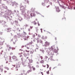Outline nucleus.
Returning a JSON list of instances; mask_svg holds the SVG:
<instances>
[{
    "label": "nucleus",
    "mask_w": 75,
    "mask_h": 75,
    "mask_svg": "<svg viewBox=\"0 0 75 75\" xmlns=\"http://www.w3.org/2000/svg\"><path fill=\"white\" fill-rule=\"evenodd\" d=\"M21 9H20V11H21V14L24 16V19L26 20H27L28 21H30V19L31 18L30 16L28 15L29 14V11H28L27 13L28 14H26L25 13V8L23 6H21L20 7Z\"/></svg>",
    "instance_id": "nucleus-1"
},
{
    "label": "nucleus",
    "mask_w": 75,
    "mask_h": 75,
    "mask_svg": "<svg viewBox=\"0 0 75 75\" xmlns=\"http://www.w3.org/2000/svg\"><path fill=\"white\" fill-rule=\"evenodd\" d=\"M57 53L58 51L55 48V46H51L50 48L46 50V53L47 54V55H50V57L51 60V58H53L54 55V53Z\"/></svg>",
    "instance_id": "nucleus-2"
},
{
    "label": "nucleus",
    "mask_w": 75,
    "mask_h": 75,
    "mask_svg": "<svg viewBox=\"0 0 75 75\" xmlns=\"http://www.w3.org/2000/svg\"><path fill=\"white\" fill-rule=\"evenodd\" d=\"M4 1H5L7 3L9 4V5H12V6H14V5H18V3L16 2H13L12 0H9L7 1L6 0H3Z\"/></svg>",
    "instance_id": "nucleus-3"
},
{
    "label": "nucleus",
    "mask_w": 75,
    "mask_h": 75,
    "mask_svg": "<svg viewBox=\"0 0 75 75\" xmlns=\"http://www.w3.org/2000/svg\"><path fill=\"white\" fill-rule=\"evenodd\" d=\"M11 10H8L6 11V16H10L11 15Z\"/></svg>",
    "instance_id": "nucleus-4"
},
{
    "label": "nucleus",
    "mask_w": 75,
    "mask_h": 75,
    "mask_svg": "<svg viewBox=\"0 0 75 75\" xmlns=\"http://www.w3.org/2000/svg\"><path fill=\"white\" fill-rule=\"evenodd\" d=\"M16 17L18 18V20H19V21H22V20H23V19L21 17L19 14H17L16 15Z\"/></svg>",
    "instance_id": "nucleus-5"
},
{
    "label": "nucleus",
    "mask_w": 75,
    "mask_h": 75,
    "mask_svg": "<svg viewBox=\"0 0 75 75\" xmlns=\"http://www.w3.org/2000/svg\"><path fill=\"white\" fill-rule=\"evenodd\" d=\"M2 23V25L3 27H7L8 26L7 25H5V24H6V22L4 21H0V23Z\"/></svg>",
    "instance_id": "nucleus-6"
},
{
    "label": "nucleus",
    "mask_w": 75,
    "mask_h": 75,
    "mask_svg": "<svg viewBox=\"0 0 75 75\" xmlns=\"http://www.w3.org/2000/svg\"><path fill=\"white\" fill-rule=\"evenodd\" d=\"M0 16L1 17H4L5 18V17H7L6 14L4 13L3 12H1V13H0Z\"/></svg>",
    "instance_id": "nucleus-7"
},
{
    "label": "nucleus",
    "mask_w": 75,
    "mask_h": 75,
    "mask_svg": "<svg viewBox=\"0 0 75 75\" xmlns=\"http://www.w3.org/2000/svg\"><path fill=\"white\" fill-rule=\"evenodd\" d=\"M58 3L59 4V6L60 8H63V9H64L65 10H66V7L64 6L63 5H61V4L59 3V1L58 2Z\"/></svg>",
    "instance_id": "nucleus-8"
},
{
    "label": "nucleus",
    "mask_w": 75,
    "mask_h": 75,
    "mask_svg": "<svg viewBox=\"0 0 75 75\" xmlns=\"http://www.w3.org/2000/svg\"><path fill=\"white\" fill-rule=\"evenodd\" d=\"M44 3L42 2V5L44 6H45V3H46V4L48 3L49 2V0H45L44 1Z\"/></svg>",
    "instance_id": "nucleus-9"
},
{
    "label": "nucleus",
    "mask_w": 75,
    "mask_h": 75,
    "mask_svg": "<svg viewBox=\"0 0 75 75\" xmlns=\"http://www.w3.org/2000/svg\"><path fill=\"white\" fill-rule=\"evenodd\" d=\"M28 67L29 68H30V70H28L27 72V74H29V73H30V72H31L32 70H31V65H28Z\"/></svg>",
    "instance_id": "nucleus-10"
},
{
    "label": "nucleus",
    "mask_w": 75,
    "mask_h": 75,
    "mask_svg": "<svg viewBox=\"0 0 75 75\" xmlns=\"http://www.w3.org/2000/svg\"><path fill=\"white\" fill-rule=\"evenodd\" d=\"M55 8H56V12L57 13H59L61 11V10L59 9V8L58 6H55Z\"/></svg>",
    "instance_id": "nucleus-11"
},
{
    "label": "nucleus",
    "mask_w": 75,
    "mask_h": 75,
    "mask_svg": "<svg viewBox=\"0 0 75 75\" xmlns=\"http://www.w3.org/2000/svg\"><path fill=\"white\" fill-rule=\"evenodd\" d=\"M49 45H50V43L48 42L47 41H46L44 44V46L45 47H48V46H49Z\"/></svg>",
    "instance_id": "nucleus-12"
},
{
    "label": "nucleus",
    "mask_w": 75,
    "mask_h": 75,
    "mask_svg": "<svg viewBox=\"0 0 75 75\" xmlns=\"http://www.w3.org/2000/svg\"><path fill=\"white\" fill-rule=\"evenodd\" d=\"M5 18H6L7 20L9 19L10 21H11V20L12 21V18H10V17H9L8 16H6V17H5Z\"/></svg>",
    "instance_id": "nucleus-13"
},
{
    "label": "nucleus",
    "mask_w": 75,
    "mask_h": 75,
    "mask_svg": "<svg viewBox=\"0 0 75 75\" xmlns=\"http://www.w3.org/2000/svg\"><path fill=\"white\" fill-rule=\"evenodd\" d=\"M11 24L12 25H13L15 27H14V28H16V26L14 25V21L13 20H12V21L11 22Z\"/></svg>",
    "instance_id": "nucleus-14"
},
{
    "label": "nucleus",
    "mask_w": 75,
    "mask_h": 75,
    "mask_svg": "<svg viewBox=\"0 0 75 75\" xmlns=\"http://www.w3.org/2000/svg\"><path fill=\"white\" fill-rule=\"evenodd\" d=\"M14 22L15 23V25H17V26H18V25H19V26H20V24H18V21H15Z\"/></svg>",
    "instance_id": "nucleus-15"
},
{
    "label": "nucleus",
    "mask_w": 75,
    "mask_h": 75,
    "mask_svg": "<svg viewBox=\"0 0 75 75\" xmlns=\"http://www.w3.org/2000/svg\"><path fill=\"white\" fill-rule=\"evenodd\" d=\"M11 28H9L7 29V33H10L11 31Z\"/></svg>",
    "instance_id": "nucleus-16"
},
{
    "label": "nucleus",
    "mask_w": 75,
    "mask_h": 75,
    "mask_svg": "<svg viewBox=\"0 0 75 75\" xmlns=\"http://www.w3.org/2000/svg\"><path fill=\"white\" fill-rule=\"evenodd\" d=\"M30 16L31 17H35V14L34 13H31L30 14Z\"/></svg>",
    "instance_id": "nucleus-17"
},
{
    "label": "nucleus",
    "mask_w": 75,
    "mask_h": 75,
    "mask_svg": "<svg viewBox=\"0 0 75 75\" xmlns=\"http://www.w3.org/2000/svg\"><path fill=\"white\" fill-rule=\"evenodd\" d=\"M23 38L24 39L25 41V40H27L28 37H27L26 36H24L23 37Z\"/></svg>",
    "instance_id": "nucleus-18"
},
{
    "label": "nucleus",
    "mask_w": 75,
    "mask_h": 75,
    "mask_svg": "<svg viewBox=\"0 0 75 75\" xmlns=\"http://www.w3.org/2000/svg\"><path fill=\"white\" fill-rule=\"evenodd\" d=\"M3 65L0 66V69L1 72H3V68H3Z\"/></svg>",
    "instance_id": "nucleus-19"
},
{
    "label": "nucleus",
    "mask_w": 75,
    "mask_h": 75,
    "mask_svg": "<svg viewBox=\"0 0 75 75\" xmlns=\"http://www.w3.org/2000/svg\"><path fill=\"white\" fill-rule=\"evenodd\" d=\"M68 6V9H71L72 10L73 8L74 10H75V6L72 7L71 8L69 7V6Z\"/></svg>",
    "instance_id": "nucleus-20"
},
{
    "label": "nucleus",
    "mask_w": 75,
    "mask_h": 75,
    "mask_svg": "<svg viewBox=\"0 0 75 75\" xmlns=\"http://www.w3.org/2000/svg\"><path fill=\"white\" fill-rule=\"evenodd\" d=\"M35 10V8H32L31 9H30L31 11L33 12L34 10Z\"/></svg>",
    "instance_id": "nucleus-21"
},
{
    "label": "nucleus",
    "mask_w": 75,
    "mask_h": 75,
    "mask_svg": "<svg viewBox=\"0 0 75 75\" xmlns=\"http://www.w3.org/2000/svg\"><path fill=\"white\" fill-rule=\"evenodd\" d=\"M14 38L15 40H15V42H16V41H17V37L16 35H15V36H14Z\"/></svg>",
    "instance_id": "nucleus-22"
},
{
    "label": "nucleus",
    "mask_w": 75,
    "mask_h": 75,
    "mask_svg": "<svg viewBox=\"0 0 75 75\" xmlns=\"http://www.w3.org/2000/svg\"><path fill=\"white\" fill-rule=\"evenodd\" d=\"M32 23L34 25H36L37 24V23L35 22V21L33 22H32Z\"/></svg>",
    "instance_id": "nucleus-23"
},
{
    "label": "nucleus",
    "mask_w": 75,
    "mask_h": 75,
    "mask_svg": "<svg viewBox=\"0 0 75 75\" xmlns=\"http://www.w3.org/2000/svg\"><path fill=\"white\" fill-rule=\"evenodd\" d=\"M49 4H50V5L51 6H52V2L49 1Z\"/></svg>",
    "instance_id": "nucleus-24"
},
{
    "label": "nucleus",
    "mask_w": 75,
    "mask_h": 75,
    "mask_svg": "<svg viewBox=\"0 0 75 75\" xmlns=\"http://www.w3.org/2000/svg\"><path fill=\"white\" fill-rule=\"evenodd\" d=\"M11 15L12 16H15V13L14 12H12V13H11Z\"/></svg>",
    "instance_id": "nucleus-25"
},
{
    "label": "nucleus",
    "mask_w": 75,
    "mask_h": 75,
    "mask_svg": "<svg viewBox=\"0 0 75 75\" xmlns=\"http://www.w3.org/2000/svg\"><path fill=\"white\" fill-rule=\"evenodd\" d=\"M24 1L27 2L28 4H29V1L28 0H24Z\"/></svg>",
    "instance_id": "nucleus-26"
},
{
    "label": "nucleus",
    "mask_w": 75,
    "mask_h": 75,
    "mask_svg": "<svg viewBox=\"0 0 75 75\" xmlns=\"http://www.w3.org/2000/svg\"><path fill=\"white\" fill-rule=\"evenodd\" d=\"M31 65V68H33V71H35V67H34V66H32V67H31V65H32V64H30Z\"/></svg>",
    "instance_id": "nucleus-27"
},
{
    "label": "nucleus",
    "mask_w": 75,
    "mask_h": 75,
    "mask_svg": "<svg viewBox=\"0 0 75 75\" xmlns=\"http://www.w3.org/2000/svg\"><path fill=\"white\" fill-rule=\"evenodd\" d=\"M20 68V65L18 64V65L17 64L16 69V68Z\"/></svg>",
    "instance_id": "nucleus-28"
},
{
    "label": "nucleus",
    "mask_w": 75,
    "mask_h": 75,
    "mask_svg": "<svg viewBox=\"0 0 75 75\" xmlns=\"http://www.w3.org/2000/svg\"><path fill=\"white\" fill-rule=\"evenodd\" d=\"M16 57H17L16 56H13L12 57V58L13 59H15L16 58Z\"/></svg>",
    "instance_id": "nucleus-29"
},
{
    "label": "nucleus",
    "mask_w": 75,
    "mask_h": 75,
    "mask_svg": "<svg viewBox=\"0 0 75 75\" xmlns=\"http://www.w3.org/2000/svg\"><path fill=\"white\" fill-rule=\"evenodd\" d=\"M40 62L41 64H42L44 63V60H42L40 61Z\"/></svg>",
    "instance_id": "nucleus-30"
},
{
    "label": "nucleus",
    "mask_w": 75,
    "mask_h": 75,
    "mask_svg": "<svg viewBox=\"0 0 75 75\" xmlns=\"http://www.w3.org/2000/svg\"><path fill=\"white\" fill-rule=\"evenodd\" d=\"M34 50H31L30 52L31 54H33V53H34Z\"/></svg>",
    "instance_id": "nucleus-31"
},
{
    "label": "nucleus",
    "mask_w": 75,
    "mask_h": 75,
    "mask_svg": "<svg viewBox=\"0 0 75 75\" xmlns=\"http://www.w3.org/2000/svg\"><path fill=\"white\" fill-rule=\"evenodd\" d=\"M35 28L36 33H38V28Z\"/></svg>",
    "instance_id": "nucleus-32"
},
{
    "label": "nucleus",
    "mask_w": 75,
    "mask_h": 75,
    "mask_svg": "<svg viewBox=\"0 0 75 75\" xmlns=\"http://www.w3.org/2000/svg\"><path fill=\"white\" fill-rule=\"evenodd\" d=\"M17 35L18 36V38H20V37H21V35H20V33H18Z\"/></svg>",
    "instance_id": "nucleus-33"
},
{
    "label": "nucleus",
    "mask_w": 75,
    "mask_h": 75,
    "mask_svg": "<svg viewBox=\"0 0 75 75\" xmlns=\"http://www.w3.org/2000/svg\"><path fill=\"white\" fill-rule=\"evenodd\" d=\"M36 40H37V43H39V42H40L39 38H37L36 39Z\"/></svg>",
    "instance_id": "nucleus-34"
},
{
    "label": "nucleus",
    "mask_w": 75,
    "mask_h": 75,
    "mask_svg": "<svg viewBox=\"0 0 75 75\" xmlns=\"http://www.w3.org/2000/svg\"><path fill=\"white\" fill-rule=\"evenodd\" d=\"M33 62V61L32 59H30L29 60V62H30V63H32Z\"/></svg>",
    "instance_id": "nucleus-35"
},
{
    "label": "nucleus",
    "mask_w": 75,
    "mask_h": 75,
    "mask_svg": "<svg viewBox=\"0 0 75 75\" xmlns=\"http://www.w3.org/2000/svg\"><path fill=\"white\" fill-rule=\"evenodd\" d=\"M21 64H22V63H21V62H18V64L20 65H21Z\"/></svg>",
    "instance_id": "nucleus-36"
},
{
    "label": "nucleus",
    "mask_w": 75,
    "mask_h": 75,
    "mask_svg": "<svg viewBox=\"0 0 75 75\" xmlns=\"http://www.w3.org/2000/svg\"><path fill=\"white\" fill-rule=\"evenodd\" d=\"M40 51H42V52H43V53L44 54V50H40Z\"/></svg>",
    "instance_id": "nucleus-37"
},
{
    "label": "nucleus",
    "mask_w": 75,
    "mask_h": 75,
    "mask_svg": "<svg viewBox=\"0 0 75 75\" xmlns=\"http://www.w3.org/2000/svg\"><path fill=\"white\" fill-rule=\"evenodd\" d=\"M4 7L5 9H6V10H7V9H8V8H7V6H4Z\"/></svg>",
    "instance_id": "nucleus-38"
},
{
    "label": "nucleus",
    "mask_w": 75,
    "mask_h": 75,
    "mask_svg": "<svg viewBox=\"0 0 75 75\" xmlns=\"http://www.w3.org/2000/svg\"><path fill=\"white\" fill-rule=\"evenodd\" d=\"M5 69H7V70H9V69L7 67H5Z\"/></svg>",
    "instance_id": "nucleus-39"
},
{
    "label": "nucleus",
    "mask_w": 75,
    "mask_h": 75,
    "mask_svg": "<svg viewBox=\"0 0 75 75\" xmlns=\"http://www.w3.org/2000/svg\"><path fill=\"white\" fill-rule=\"evenodd\" d=\"M15 59V61H18V59H17V58H16Z\"/></svg>",
    "instance_id": "nucleus-40"
},
{
    "label": "nucleus",
    "mask_w": 75,
    "mask_h": 75,
    "mask_svg": "<svg viewBox=\"0 0 75 75\" xmlns=\"http://www.w3.org/2000/svg\"><path fill=\"white\" fill-rule=\"evenodd\" d=\"M3 33V32H0V35H2Z\"/></svg>",
    "instance_id": "nucleus-41"
},
{
    "label": "nucleus",
    "mask_w": 75,
    "mask_h": 75,
    "mask_svg": "<svg viewBox=\"0 0 75 75\" xmlns=\"http://www.w3.org/2000/svg\"><path fill=\"white\" fill-rule=\"evenodd\" d=\"M11 48L12 50H15L16 49V48L15 47H12Z\"/></svg>",
    "instance_id": "nucleus-42"
},
{
    "label": "nucleus",
    "mask_w": 75,
    "mask_h": 75,
    "mask_svg": "<svg viewBox=\"0 0 75 75\" xmlns=\"http://www.w3.org/2000/svg\"><path fill=\"white\" fill-rule=\"evenodd\" d=\"M36 14H40V15H41V14L40 13H38V12L37 11H36Z\"/></svg>",
    "instance_id": "nucleus-43"
},
{
    "label": "nucleus",
    "mask_w": 75,
    "mask_h": 75,
    "mask_svg": "<svg viewBox=\"0 0 75 75\" xmlns=\"http://www.w3.org/2000/svg\"><path fill=\"white\" fill-rule=\"evenodd\" d=\"M24 55L25 57H27V54H24Z\"/></svg>",
    "instance_id": "nucleus-44"
},
{
    "label": "nucleus",
    "mask_w": 75,
    "mask_h": 75,
    "mask_svg": "<svg viewBox=\"0 0 75 75\" xmlns=\"http://www.w3.org/2000/svg\"><path fill=\"white\" fill-rule=\"evenodd\" d=\"M33 38H35V34H33Z\"/></svg>",
    "instance_id": "nucleus-45"
},
{
    "label": "nucleus",
    "mask_w": 75,
    "mask_h": 75,
    "mask_svg": "<svg viewBox=\"0 0 75 75\" xmlns=\"http://www.w3.org/2000/svg\"><path fill=\"white\" fill-rule=\"evenodd\" d=\"M46 65H47V69L48 68H49V65H48V64H46Z\"/></svg>",
    "instance_id": "nucleus-46"
},
{
    "label": "nucleus",
    "mask_w": 75,
    "mask_h": 75,
    "mask_svg": "<svg viewBox=\"0 0 75 75\" xmlns=\"http://www.w3.org/2000/svg\"><path fill=\"white\" fill-rule=\"evenodd\" d=\"M40 43H42V40H41L40 39Z\"/></svg>",
    "instance_id": "nucleus-47"
},
{
    "label": "nucleus",
    "mask_w": 75,
    "mask_h": 75,
    "mask_svg": "<svg viewBox=\"0 0 75 75\" xmlns=\"http://www.w3.org/2000/svg\"><path fill=\"white\" fill-rule=\"evenodd\" d=\"M57 66H61V64L59 63L58 64Z\"/></svg>",
    "instance_id": "nucleus-48"
},
{
    "label": "nucleus",
    "mask_w": 75,
    "mask_h": 75,
    "mask_svg": "<svg viewBox=\"0 0 75 75\" xmlns=\"http://www.w3.org/2000/svg\"><path fill=\"white\" fill-rule=\"evenodd\" d=\"M40 30L41 31V33H42V29L41 28V29H40Z\"/></svg>",
    "instance_id": "nucleus-49"
},
{
    "label": "nucleus",
    "mask_w": 75,
    "mask_h": 75,
    "mask_svg": "<svg viewBox=\"0 0 75 75\" xmlns=\"http://www.w3.org/2000/svg\"><path fill=\"white\" fill-rule=\"evenodd\" d=\"M45 59H47V58H48V57H47V56H45Z\"/></svg>",
    "instance_id": "nucleus-50"
},
{
    "label": "nucleus",
    "mask_w": 75,
    "mask_h": 75,
    "mask_svg": "<svg viewBox=\"0 0 75 75\" xmlns=\"http://www.w3.org/2000/svg\"><path fill=\"white\" fill-rule=\"evenodd\" d=\"M25 71H24V74L25 75H27V73H26L25 74Z\"/></svg>",
    "instance_id": "nucleus-51"
},
{
    "label": "nucleus",
    "mask_w": 75,
    "mask_h": 75,
    "mask_svg": "<svg viewBox=\"0 0 75 75\" xmlns=\"http://www.w3.org/2000/svg\"><path fill=\"white\" fill-rule=\"evenodd\" d=\"M49 71L48 70V71H47V74H49Z\"/></svg>",
    "instance_id": "nucleus-52"
},
{
    "label": "nucleus",
    "mask_w": 75,
    "mask_h": 75,
    "mask_svg": "<svg viewBox=\"0 0 75 75\" xmlns=\"http://www.w3.org/2000/svg\"><path fill=\"white\" fill-rule=\"evenodd\" d=\"M33 27V26H30V29H32Z\"/></svg>",
    "instance_id": "nucleus-53"
},
{
    "label": "nucleus",
    "mask_w": 75,
    "mask_h": 75,
    "mask_svg": "<svg viewBox=\"0 0 75 75\" xmlns=\"http://www.w3.org/2000/svg\"><path fill=\"white\" fill-rule=\"evenodd\" d=\"M38 26H40V24H39V23L38 22Z\"/></svg>",
    "instance_id": "nucleus-54"
},
{
    "label": "nucleus",
    "mask_w": 75,
    "mask_h": 75,
    "mask_svg": "<svg viewBox=\"0 0 75 75\" xmlns=\"http://www.w3.org/2000/svg\"><path fill=\"white\" fill-rule=\"evenodd\" d=\"M25 51L26 52H30V51H27V50H25Z\"/></svg>",
    "instance_id": "nucleus-55"
},
{
    "label": "nucleus",
    "mask_w": 75,
    "mask_h": 75,
    "mask_svg": "<svg viewBox=\"0 0 75 75\" xmlns=\"http://www.w3.org/2000/svg\"><path fill=\"white\" fill-rule=\"evenodd\" d=\"M36 67L37 68H39V66L38 65H37Z\"/></svg>",
    "instance_id": "nucleus-56"
},
{
    "label": "nucleus",
    "mask_w": 75,
    "mask_h": 75,
    "mask_svg": "<svg viewBox=\"0 0 75 75\" xmlns=\"http://www.w3.org/2000/svg\"><path fill=\"white\" fill-rule=\"evenodd\" d=\"M40 57L41 58V59H43V58L42 57L40 56Z\"/></svg>",
    "instance_id": "nucleus-57"
},
{
    "label": "nucleus",
    "mask_w": 75,
    "mask_h": 75,
    "mask_svg": "<svg viewBox=\"0 0 75 75\" xmlns=\"http://www.w3.org/2000/svg\"><path fill=\"white\" fill-rule=\"evenodd\" d=\"M32 43L31 42H29V44H28V45H30V44H31Z\"/></svg>",
    "instance_id": "nucleus-58"
},
{
    "label": "nucleus",
    "mask_w": 75,
    "mask_h": 75,
    "mask_svg": "<svg viewBox=\"0 0 75 75\" xmlns=\"http://www.w3.org/2000/svg\"><path fill=\"white\" fill-rule=\"evenodd\" d=\"M50 7V5H49L48 6H46V7H47V8H48V7Z\"/></svg>",
    "instance_id": "nucleus-59"
},
{
    "label": "nucleus",
    "mask_w": 75,
    "mask_h": 75,
    "mask_svg": "<svg viewBox=\"0 0 75 75\" xmlns=\"http://www.w3.org/2000/svg\"><path fill=\"white\" fill-rule=\"evenodd\" d=\"M13 11H14V13H16V10H15Z\"/></svg>",
    "instance_id": "nucleus-60"
},
{
    "label": "nucleus",
    "mask_w": 75,
    "mask_h": 75,
    "mask_svg": "<svg viewBox=\"0 0 75 75\" xmlns=\"http://www.w3.org/2000/svg\"><path fill=\"white\" fill-rule=\"evenodd\" d=\"M10 46L9 45H7V48H8L9 47V46Z\"/></svg>",
    "instance_id": "nucleus-61"
},
{
    "label": "nucleus",
    "mask_w": 75,
    "mask_h": 75,
    "mask_svg": "<svg viewBox=\"0 0 75 75\" xmlns=\"http://www.w3.org/2000/svg\"><path fill=\"white\" fill-rule=\"evenodd\" d=\"M38 37H41V35H38Z\"/></svg>",
    "instance_id": "nucleus-62"
},
{
    "label": "nucleus",
    "mask_w": 75,
    "mask_h": 75,
    "mask_svg": "<svg viewBox=\"0 0 75 75\" xmlns=\"http://www.w3.org/2000/svg\"><path fill=\"white\" fill-rule=\"evenodd\" d=\"M25 26V27H28V25H27V24H26V25Z\"/></svg>",
    "instance_id": "nucleus-63"
},
{
    "label": "nucleus",
    "mask_w": 75,
    "mask_h": 75,
    "mask_svg": "<svg viewBox=\"0 0 75 75\" xmlns=\"http://www.w3.org/2000/svg\"><path fill=\"white\" fill-rule=\"evenodd\" d=\"M24 47V46H22L21 47V48H23Z\"/></svg>",
    "instance_id": "nucleus-64"
}]
</instances>
